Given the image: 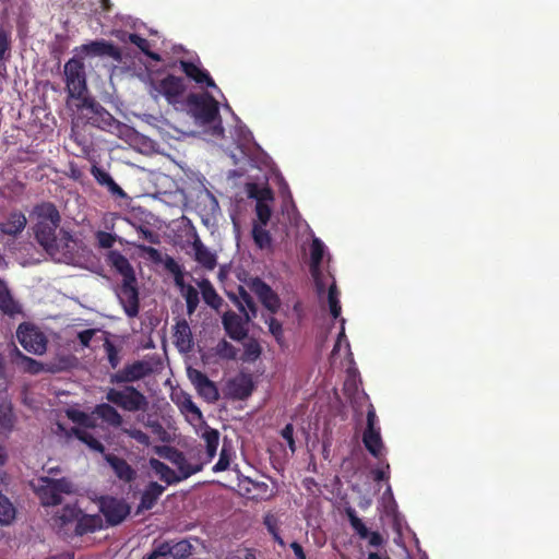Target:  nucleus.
I'll return each instance as SVG.
<instances>
[{
	"label": "nucleus",
	"instance_id": "nucleus-24",
	"mask_svg": "<svg viewBox=\"0 0 559 559\" xmlns=\"http://www.w3.org/2000/svg\"><path fill=\"white\" fill-rule=\"evenodd\" d=\"M194 260L205 270L213 271L217 265V257L199 238L193 241Z\"/></svg>",
	"mask_w": 559,
	"mask_h": 559
},
{
	"label": "nucleus",
	"instance_id": "nucleus-22",
	"mask_svg": "<svg viewBox=\"0 0 559 559\" xmlns=\"http://www.w3.org/2000/svg\"><path fill=\"white\" fill-rule=\"evenodd\" d=\"M165 487L156 481H150L143 490L136 513L153 509L159 497L164 493Z\"/></svg>",
	"mask_w": 559,
	"mask_h": 559
},
{
	"label": "nucleus",
	"instance_id": "nucleus-11",
	"mask_svg": "<svg viewBox=\"0 0 559 559\" xmlns=\"http://www.w3.org/2000/svg\"><path fill=\"white\" fill-rule=\"evenodd\" d=\"M17 340L23 348L35 355H43L47 349V338L45 334L28 324H21L16 331Z\"/></svg>",
	"mask_w": 559,
	"mask_h": 559
},
{
	"label": "nucleus",
	"instance_id": "nucleus-18",
	"mask_svg": "<svg viewBox=\"0 0 559 559\" xmlns=\"http://www.w3.org/2000/svg\"><path fill=\"white\" fill-rule=\"evenodd\" d=\"M167 457L174 465L177 466L180 480H185L190 476L201 472L205 465L204 462L190 464L186 455L177 449H171Z\"/></svg>",
	"mask_w": 559,
	"mask_h": 559
},
{
	"label": "nucleus",
	"instance_id": "nucleus-60",
	"mask_svg": "<svg viewBox=\"0 0 559 559\" xmlns=\"http://www.w3.org/2000/svg\"><path fill=\"white\" fill-rule=\"evenodd\" d=\"M263 524L271 535L280 533L278 519L275 515L266 514L263 519Z\"/></svg>",
	"mask_w": 559,
	"mask_h": 559
},
{
	"label": "nucleus",
	"instance_id": "nucleus-1",
	"mask_svg": "<svg viewBox=\"0 0 559 559\" xmlns=\"http://www.w3.org/2000/svg\"><path fill=\"white\" fill-rule=\"evenodd\" d=\"M36 241L56 261L68 262L74 259L76 241L69 229L60 227L61 215L49 201L36 204L31 213Z\"/></svg>",
	"mask_w": 559,
	"mask_h": 559
},
{
	"label": "nucleus",
	"instance_id": "nucleus-27",
	"mask_svg": "<svg viewBox=\"0 0 559 559\" xmlns=\"http://www.w3.org/2000/svg\"><path fill=\"white\" fill-rule=\"evenodd\" d=\"M362 443L373 457L380 460L384 455V444L380 429H365L362 433Z\"/></svg>",
	"mask_w": 559,
	"mask_h": 559
},
{
	"label": "nucleus",
	"instance_id": "nucleus-28",
	"mask_svg": "<svg viewBox=\"0 0 559 559\" xmlns=\"http://www.w3.org/2000/svg\"><path fill=\"white\" fill-rule=\"evenodd\" d=\"M200 437L205 442L206 459L203 462L206 464L210 463L217 453L219 431L203 421V431Z\"/></svg>",
	"mask_w": 559,
	"mask_h": 559
},
{
	"label": "nucleus",
	"instance_id": "nucleus-37",
	"mask_svg": "<svg viewBox=\"0 0 559 559\" xmlns=\"http://www.w3.org/2000/svg\"><path fill=\"white\" fill-rule=\"evenodd\" d=\"M16 515V509L11 500L0 491V523L8 525Z\"/></svg>",
	"mask_w": 559,
	"mask_h": 559
},
{
	"label": "nucleus",
	"instance_id": "nucleus-44",
	"mask_svg": "<svg viewBox=\"0 0 559 559\" xmlns=\"http://www.w3.org/2000/svg\"><path fill=\"white\" fill-rule=\"evenodd\" d=\"M173 558L174 559H188L193 555V546L188 539H181L173 543Z\"/></svg>",
	"mask_w": 559,
	"mask_h": 559
},
{
	"label": "nucleus",
	"instance_id": "nucleus-17",
	"mask_svg": "<svg viewBox=\"0 0 559 559\" xmlns=\"http://www.w3.org/2000/svg\"><path fill=\"white\" fill-rule=\"evenodd\" d=\"M324 254V245L323 242L314 238L312 240L311 247H310V273L312 277L314 278L317 290L319 294H322L325 289L324 284L322 283L320 276L321 271L320 266L323 260Z\"/></svg>",
	"mask_w": 559,
	"mask_h": 559
},
{
	"label": "nucleus",
	"instance_id": "nucleus-53",
	"mask_svg": "<svg viewBox=\"0 0 559 559\" xmlns=\"http://www.w3.org/2000/svg\"><path fill=\"white\" fill-rule=\"evenodd\" d=\"M122 433L130 437L131 439H134L136 442H139L142 445H150L151 440L148 435L143 432L141 429L138 428H122Z\"/></svg>",
	"mask_w": 559,
	"mask_h": 559
},
{
	"label": "nucleus",
	"instance_id": "nucleus-2",
	"mask_svg": "<svg viewBox=\"0 0 559 559\" xmlns=\"http://www.w3.org/2000/svg\"><path fill=\"white\" fill-rule=\"evenodd\" d=\"M107 261L121 276L122 283L119 287L118 298L129 318H134L139 314L140 299L139 289L136 286V277L133 266L129 260L119 251H110L107 255Z\"/></svg>",
	"mask_w": 559,
	"mask_h": 559
},
{
	"label": "nucleus",
	"instance_id": "nucleus-7",
	"mask_svg": "<svg viewBox=\"0 0 559 559\" xmlns=\"http://www.w3.org/2000/svg\"><path fill=\"white\" fill-rule=\"evenodd\" d=\"M154 372L153 362L148 359H139L126 364L121 369L109 376L111 384H126L133 383L151 376Z\"/></svg>",
	"mask_w": 559,
	"mask_h": 559
},
{
	"label": "nucleus",
	"instance_id": "nucleus-48",
	"mask_svg": "<svg viewBox=\"0 0 559 559\" xmlns=\"http://www.w3.org/2000/svg\"><path fill=\"white\" fill-rule=\"evenodd\" d=\"M215 354L222 359L234 360L237 357V349L233 344L223 338L215 346Z\"/></svg>",
	"mask_w": 559,
	"mask_h": 559
},
{
	"label": "nucleus",
	"instance_id": "nucleus-10",
	"mask_svg": "<svg viewBox=\"0 0 559 559\" xmlns=\"http://www.w3.org/2000/svg\"><path fill=\"white\" fill-rule=\"evenodd\" d=\"M255 317L250 316V312H245L242 316L229 310L222 317V324L226 334L236 342H241L248 337V324Z\"/></svg>",
	"mask_w": 559,
	"mask_h": 559
},
{
	"label": "nucleus",
	"instance_id": "nucleus-16",
	"mask_svg": "<svg viewBox=\"0 0 559 559\" xmlns=\"http://www.w3.org/2000/svg\"><path fill=\"white\" fill-rule=\"evenodd\" d=\"M104 460L119 480L129 484L136 478V471L123 457L107 453L104 455Z\"/></svg>",
	"mask_w": 559,
	"mask_h": 559
},
{
	"label": "nucleus",
	"instance_id": "nucleus-15",
	"mask_svg": "<svg viewBox=\"0 0 559 559\" xmlns=\"http://www.w3.org/2000/svg\"><path fill=\"white\" fill-rule=\"evenodd\" d=\"M78 49L86 56H107L117 62H120L122 60V53L120 48L105 39L94 40L88 44H84Z\"/></svg>",
	"mask_w": 559,
	"mask_h": 559
},
{
	"label": "nucleus",
	"instance_id": "nucleus-14",
	"mask_svg": "<svg viewBox=\"0 0 559 559\" xmlns=\"http://www.w3.org/2000/svg\"><path fill=\"white\" fill-rule=\"evenodd\" d=\"M188 374L198 394L206 402L214 403L219 399L217 386L205 373L197 369H189Z\"/></svg>",
	"mask_w": 559,
	"mask_h": 559
},
{
	"label": "nucleus",
	"instance_id": "nucleus-40",
	"mask_svg": "<svg viewBox=\"0 0 559 559\" xmlns=\"http://www.w3.org/2000/svg\"><path fill=\"white\" fill-rule=\"evenodd\" d=\"M104 350L106 353V357L108 364L111 369H117L121 362L120 352L121 348L117 347L109 338H105L103 344Z\"/></svg>",
	"mask_w": 559,
	"mask_h": 559
},
{
	"label": "nucleus",
	"instance_id": "nucleus-46",
	"mask_svg": "<svg viewBox=\"0 0 559 559\" xmlns=\"http://www.w3.org/2000/svg\"><path fill=\"white\" fill-rule=\"evenodd\" d=\"M11 32L0 26V61H7L11 57Z\"/></svg>",
	"mask_w": 559,
	"mask_h": 559
},
{
	"label": "nucleus",
	"instance_id": "nucleus-6",
	"mask_svg": "<svg viewBox=\"0 0 559 559\" xmlns=\"http://www.w3.org/2000/svg\"><path fill=\"white\" fill-rule=\"evenodd\" d=\"M66 87L70 98L83 100L87 92L86 71L82 57H72L63 68Z\"/></svg>",
	"mask_w": 559,
	"mask_h": 559
},
{
	"label": "nucleus",
	"instance_id": "nucleus-32",
	"mask_svg": "<svg viewBox=\"0 0 559 559\" xmlns=\"http://www.w3.org/2000/svg\"><path fill=\"white\" fill-rule=\"evenodd\" d=\"M202 298L211 308L218 310L223 305V298L217 294L216 289L207 278L198 282Z\"/></svg>",
	"mask_w": 559,
	"mask_h": 559
},
{
	"label": "nucleus",
	"instance_id": "nucleus-56",
	"mask_svg": "<svg viewBox=\"0 0 559 559\" xmlns=\"http://www.w3.org/2000/svg\"><path fill=\"white\" fill-rule=\"evenodd\" d=\"M255 212L260 222L259 225H267L272 214L271 207L264 202H257Z\"/></svg>",
	"mask_w": 559,
	"mask_h": 559
},
{
	"label": "nucleus",
	"instance_id": "nucleus-23",
	"mask_svg": "<svg viewBox=\"0 0 559 559\" xmlns=\"http://www.w3.org/2000/svg\"><path fill=\"white\" fill-rule=\"evenodd\" d=\"M91 174L96 182L103 187H106L108 192L114 197L124 198L126 192L123 189L112 179L110 174L104 168L93 165Z\"/></svg>",
	"mask_w": 559,
	"mask_h": 559
},
{
	"label": "nucleus",
	"instance_id": "nucleus-49",
	"mask_svg": "<svg viewBox=\"0 0 559 559\" xmlns=\"http://www.w3.org/2000/svg\"><path fill=\"white\" fill-rule=\"evenodd\" d=\"M262 353V348L255 338H250L243 344V357L245 361L257 360Z\"/></svg>",
	"mask_w": 559,
	"mask_h": 559
},
{
	"label": "nucleus",
	"instance_id": "nucleus-26",
	"mask_svg": "<svg viewBox=\"0 0 559 559\" xmlns=\"http://www.w3.org/2000/svg\"><path fill=\"white\" fill-rule=\"evenodd\" d=\"M93 414L112 428H118L123 423L122 415L109 402L96 405Z\"/></svg>",
	"mask_w": 559,
	"mask_h": 559
},
{
	"label": "nucleus",
	"instance_id": "nucleus-13",
	"mask_svg": "<svg viewBox=\"0 0 559 559\" xmlns=\"http://www.w3.org/2000/svg\"><path fill=\"white\" fill-rule=\"evenodd\" d=\"M186 88L185 80L173 74H168L162 79L156 86V91L163 95L170 105H176L180 102Z\"/></svg>",
	"mask_w": 559,
	"mask_h": 559
},
{
	"label": "nucleus",
	"instance_id": "nucleus-38",
	"mask_svg": "<svg viewBox=\"0 0 559 559\" xmlns=\"http://www.w3.org/2000/svg\"><path fill=\"white\" fill-rule=\"evenodd\" d=\"M128 40L131 44L135 45L145 56H147L152 60H154V61L160 60V56L157 52L151 51V49H150L151 45L146 38L140 36L139 34L131 33L128 36Z\"/></svg>",
	"mask_w": 559,
	"mask_h": 559
},
{
	"label": "nucleus",
	"instance_id": "nucleus-29",
	"mask_svg": "<svg viewBox=\"0 0 559 559\" xmlns=\"http://www.w3.org/2000/svg\"><path fill=\"white\" fill-rule=\"evenodd\" d=\"M0 311L9 317L21 313L20 304L12 296L8 285L0 278Z\"/></svg>",
	"mask_w": 559,
	"mask_h": 559
},
{
	"label": "nucleus",
	"instance_id": "nucleus-54",
	"mask_svg": "<svg viewBox=\"0 0 559 559\" xmlns=\"http://www.w3.org/2000/svg\"><path fill=\"white\" fill-rule=\"evenodd\" d=\"M265 323L269 326L270 333L275 337V340L278 343H281L284 337L282 323L277 319H275L273 316L266 318Z\"/></svg>",
	"mask_w": 559,
	"mask_h": 559
},
{
	"label": "nucleus",
	"instance_id": "nucleus-25",
	"mask_svg": "<svg viewBox=\"0 0 559 559\" xmlns=\"http://www.w3.org/2000/svg\"><path fill=\"white\" fill-rule=\"evenodd\" d=\"M26 224V216L21 211H13L4 222L0 223V231L4 235L16 236L24 230Z\"/></svg>",
	"mask_w": 559,
	"mask_h": 559
},
{
	"label": "nucleus",
	"instance_id": "nucleus-52",
	"mask_svg": "<svg viewBox=\"0 0 559 559\" xmlns=\"http://www.w3.org/2000/svg\"><path fill=\"white\" fill-rule=\"evenodd\" d=\"M69 418L85 428H94L95 427L94 419L88 414H86L84 412H81V411L69 412Z\"/></svg>",
	"mask_w": 559,
	"mask_h": 559
},
{
	"label": "nucleus",
	"instance_id": "nucleus-59",
	"mask_svg": "<svg viewBox=\"0 0 559 559\" xmlns=\"http://www.w3.org/2000/svg\"><path fill=\"white\" fill-rule=\"evenodd\" d=\"M138 233L142 236L143 239H145L150 243H153V245L159 243V236L155 231L140 225L138 227Z\"/></svg>",
	"mask_w": 559,
	"mask_h": 559
},
{
	"label": "nucleus",
	"instance_id": "nucleus-64",
	"mask_svg": "<svg viewBox=\"0 0 559 559\" xmlns=\"http://www.w3.org/2000/svg\"><path fill=\"white\" fill-rule=\"evenodd\" d=\"M376 424H377L376 411H374V407L372 405H370L368 408V412H367L366 429H370V430L380 429L379 427L376 426Z\"/></svg>",
	"mask_w": 559,
	"mask_h": 559
},
{
	"label": "nucleus",
	"instance_id": "nucleus-12",
	"mask_svg": "<svg viewBox=\"0 0 559 559\" xmlns=\"http://www.w3.org/2000/svg\"><path fill=\"white\" fill-rule=\"evenodd\" d=\"M248 286L250 290L257 295L265 309H267L272 314L278 312L281 308V299L269 284L260 277H254L251 278Z\"/></svg>",
	"mask_w": 559,
	"mask_h": 559
},
{
	"label": "nucleus",
	"instance_id": "nucleus-63",
	"mask_svg": "<svg viewBox=\"0 0 559 559\" xmlns=\"http://www.w3.org/2000/svg\"><path fill=\"white\" fill-rule=\"evenodd\" d=\"M165 269L174 275L180 273L183 269L182 266L171 257H167L165 260Z\"/></svg>",
	"mask_w": 559,
	"mask_h": 559
},
{
	"label": "nucleus",
	"instance_id": "nucleus-20",
	"mask_svg": "<svg viewBox=\"0 0 559 559\" xmlns=\"http://www.w3.org/2000/svg\"><path fill=\"white\" fill-rule=\"evenodd\" d=\"M180 69L190 80L194 81L195 83L205 84L207 87L216 88V84L211 78L210 73L192 61L180 60Z\"/></svg>",
	"mask_w": 559,
	"mask_h": 559
},
{
	"label": "nucleus",
	"instance_id": "nucleus-8",
	"mask_svg": "<svg viewBox=\"0 0 559 559\" xmlns=\"http://www.w3.org/2000/svg\"><path fill=\"white\" fill-rule=\"evenodd\" d=\"M79 109L88 124L108 131L117 124L114 116L93 98H83Z\"/></svg>",
	"mask_w": 559,
	"mask_h": 559
},
{
	"label": "nucleus",
	"instance_id": "nucleus-36",
	"mask_svg": "<svg viewBox=\"0 0 559 559\" xmlns=\"http://www.w3.org/2000/svg\"><path fill=\"white\" fill-rule=\"evenodd\" d=\"M231 394L238 400H245L252 394L253 383L250 378H242L231 383Z\"/></svg>",
	"mask_w": 559,
	"mask_h": 559
},
{
	"label": "nucleus",
	"instance_id": "nucleus-33",
	"mask_svg": "<svg viewBox=\"0 0 559 559\" xmlns=\"http://www.w3.org/2000/svg\"><path fill=\"white\" fill-rule=\"evenodd\" d=\"M150 465L152 469L159 476V479L165 481L167 485H174L181 481L178 474L166 463L157 459H151Z\"/></svg>",
	"mask_w": 559,
	"mask_h": 559
},
{
	"label": "nucleus",
	"instance_id": "nucleus-42",
	"mask_svg": "<svg viewBox=\"0 0 559 559\" xmlns=\"http://www.w3.org/2000/svg\"><path fill=\"white\" fill-rule=\"evenodd\" d=\"M346 515L348 518L350 526L356 532V534L360 538L366 539L368 537V535H369V531L366 527V525L364 524V522L361 521V519H359L357 516L356 511L354 509H352V508H347L346 509Z\"/></svg>",
	"mask_w": 559,
	"mask_h": 559
},
{
	"label": "nucleus",
	"instance_id": "nucleus-30",
	"mask_svg": "<svg viewBox=\"0 0 559 559\" xmlns=\"http://www.w3.org/2000/svg\"><path fill=\"white\" fill-rule=\"evenodd\" d=\"M103 528V519L95 514H84L83 512L80 514L76 525L73 528V532L76 536H83L88 533H94L98 530Z\"/></svg>",
	"mask_w": 559,
	"mask_h": 559
},
{
	"label": "nucleus",
	"instance_id": "nucleus-3",
	"mask_svg": "<svg viewBox=\"0 0 559 559\" xmlns=\"http://www.w3.org/2000/svg\"><path fill=\"white\" fill-rule=\"evenodd\" d=\"M187 106L191 115L202 124H210L216 122L213 133L215 135H223L224 128L219 117L218 102L209 93H191L187 97Z\"/></svg>",
	"mask_w": 559,
	"mask_h": 559
},
{
	"label": "nucleus",
	"instance_id": "nucleus-41",
	"mask_svg": "<svg viewBox=\"0 0 559 559\" xmlns=\"http://www.w3.org/2000/svg\"><path fill=\"white\" fill-rule=\"evenodd\" d=\"M252 238L257 247L260 249L269 248L272 242V238L269 230H266L264 226L259 224H254L252 227Z\"/></svg>",
	"mask_w": 559,
	"mask_h": 559
},
{
	"label": "nucleus",
	"instance_id": "nucleus-31",
	"mask_svg": "<svg viewBox=\"0 0 559 559\" xmlns=\"http://www.w3.org/2000/svg\"><path fill=\"white\" fill-rule=\"evenodd\" d=\"M230 298L241 313L250 312V316L257 317L258 307L252 296L242 286L238 287V295H233Z\"/></svg>",
	"mask_w": 559,
	"mask_h": 559
},
{
	"label": "nucleus",
	"instance_id": "nucleus-43",
	"mask_svg": "<svg viewBox=\"0 0 559 559\" xmlns=\"http://www.w3.org/2000/svg\"><path fill=\"white\" fill-rule=\"evenodd\" d=\"M179 408L182 413L191 415L193 420L203 421L202 412L191 400L190 395L183 396V399L179 403Z\"/></svg>",
	"mask_w": 559,
	"mask_h": 559
},
{
	"label": "nucleus",
	"instance_id": "nucleus-62",
	"mask_svg": "<svg viewBox=\"0 0 559 559\" xmlns=\"http://www.w3.org/2000/svg\"><path fill=\"white\" fill-rule=\"evenodd\" d=\"M165 269L174 275L180 273L183 269L182 266L171 257H167L165 260Z\"/></svg>",
	"mask_w": 559,
	"mask_h": 559
},
{
	"label": "nucleus",
	"instance_id": "nucleus-45",
	"mask_svg": "<svg viewBox=\"0 0 559 559\" xmlns=\"http://www.w3.org/2000/svg\"><path fill=\"white\" fill-rule=\"evenodd\" d=\"M338 295H340V293L337 290L336 284L333 283L329 287L328 302H329V307H330V312L334 319H337L341 316V311H342Z\"/></svg>",
	"mask_w": 559,
	"mask_h": 559
},
{
	"label": "nucleus",
	"instance_id": "nucleus-61",
	"mask_svg": "<svg viewBox=\"0 0 559 559\" xmlns=\"http://www.w3.org/2000/svg\"><path fill=\"white\" fill-rule=\"evenodd\" d=\"M96 332V329H87L78 333V340L82 347H90L91 341Z\"/></svg>",
	"mask_w": 559,
	"mask_h": 559
},
{
	"label": "nucleus",
	"instance_id": "nucleus-57",
	"mask_svg": "<svg viewBox=\"0 0 559 559\" xmlns=\"http://www.w3.org/2000/svg\"><path fill=\"white\" fill-rule=\"evenodd\" d=\"M96 239L100 248L110 249L115 245L116 236L110 233L100 230L97 231Z\"/></svg>",
	"mask_w": 559,
	"mask_h": 559
},
{
	"label": "nucleus",
	"instance_id": "nucleus-9",
	"mask_svg": "<svg viewBox=\"0 0 559 559\" xmlns=\"http://www.w3.org/2000/svg\"><path fill=\"white\" fill-rule=\"evenodd\" d=\"M99 510L110 526L122 523L130 514L131 507L122 499L112 496H104L99 499Z\"/></svg>",
	"mask_w": 559,
	"mask_h": 559
},
{
	"label": "nucleus",
	"instance_id": "nucleus-19",
	"mask_svg": "<svg viewBox=\"0 0 559 559\" xmlns=\"http://www.w3.org/2000/svg\"><path fill=\"white\" fill-rule=\"evenodd\" d=\"M240 488L243 490V495L253 501H265L272 497L270 487L264 481H255L250 478H246L240 484Z\"/></svg>",
	"mask_w": 559,
	"mask_h": 559
},
{
	"label": "nucleus",
	"instance_id": "nucleus-50",
	"mask_svg": "<svg viewBox=\"0 0 559 559\" xmlns=\"http://www.w3.org/2000/svg\"><path fill=\"white\" fill-rule=\"evenodd\" d=\"M248 194L250 198L255 199L258 202H264L265 200L273 199V193L270 188H260L255 183L248 185Z\"/></svg>",
	"mask_w": 559,
	"mask_h": 559
},
{
	"label": "nucleus",
	"instance_id": "nucleus-39",
	"mask_svg": "<svg viewBox=\"0 0 559 559\" xmlns=\"http://www.w3.org/2000/svg\"><path fill=\"white\" fill-rule=\"evenodd\" d=\"M16 364L21 366L24 371L32 374H37L43 370L41 362L22 354L20 350L16 352Z\"/></svg>",
	"mask_w": 559,
	"mask_h": 559
},
{
	"label": "nucleus",
	"instance_id": "nucleus-35",
	"mask_svg": "<svg viewBox=\"0 0 559 559\" xmlns=\"http://www.w3.org/2000/svg\"><path fill=\"white\" fill-rule=\"evenodd\" d=\"M73 432H74L75 437L80 441L85 443L91 450L102 453L103 456L105 454H107L105 451V445L87 430H84L81 428H75V429H73Z\"/></svg>",
	"mask_w": 559,
	"mask_h": 559
},
{
	"label": "nucleus",
	"instance_id": "nucleus-4",
	"mask_svg": "<svg viewBox=\"0 0 559 559\" xmlns=\"http://www.w3.org/2000/svg\"><path fill=\"white\" fill-rule=\"evenodd\" d=\"M106 400L129 413L145 412L148 408L147 397L133 385H124L122 389H108Z\"/></svg>",
	"mask_w": 559,
	"mask_h": 559
},
{
	"label": "nucleus",
	"instance_id": "nucleus-58",
	"mask_svg": "<svg viewBox=\"0 0 559 559\" xmlns=\"http://www.w3.org/2000/svg\"><path fill=\"white\" fill-rule=\"evenodd\" d=\"M281 436L283 439L287 441L288 448L292 452L296 451V443L294 439V426L293 424H287L281 431Z\"/></svg>",
	"mask_w": 559,
	"mask_h": 559
},
{
	"label": "nucleus",
	"instance_id": "nucleus-21",
	"mask_svg": "<svg viewBox=\"0 0 559 559\" xmlns=\"http://www.w3.org/2000/svg\"><path fill=\"white\" fill-rule=\"evenodd\" d=\"M174 343L180 352L188 353L193 347L192 332L186 319L179 320L174 328Z\"/></svg>",
	"mask_w": 559,
	"mask_h": 559
},
{
	"label": "nucleus",
	"instance_id": "nucleus-51",
	"mask_svg": "<svg viewBox=\"0 0 559 559\" xmlns=\"http://www.w3.org/2000/svg\"><path fill=\"white\" fill-rule=\"evenodd\" d=\"M173 542H163L155 546L154 550L144 559H157L159 557H173Z\"/></svg>",
	"mask_w": 559,
	"mask_h": 559
},
{
	"label": "nucleus",
	"instance_id": "nucleus-55",
	"mask_svg": "<svg viewBox=\"0 0 559 559\" xmlns=\"http://www.w3.org/2000/svg\"><path fill=\"white\" fill-rule=\"evenodd\" d=\"M229 465H230V453L224 445L221 450L219 459L216 462V464L213 466L212 471L214 473L224 472V471L228 469Z\"/></svg>",
	"mask_w": 559,
	"mask_h": 559
},
{
	"label": "nucleus",
	"instance_id": "nucleus-34",
	"mask_svg": "<svg viewBox=\"0 0 559 559\" xmlns=\"http://www.w3.org/2000/svg\"><path fill=\"white\" fill-rule=\"evenodd\" d=\"M81 513H82V510L79 509L76 506H71V504L64 506L61 509V511L57 518L59 526L61 528H67L69 526L74 527L76 525V522H78Z\"/></svg>",
	"mask_w": 559,
	"mask_h": 559
},
{
	"label": "nucleus",
	"instance_id": "nucleus-47",
	"mask_svg": "<svg viewBox=\"0 0 559 559\" xmlns=\"http://www.w3.org/2000/svg\"><path fill=\"white\" fill-rule=\"evenodd\" d=\"M182 290L187 304V312L189 316L193 314L199 306V293L192 285H187Z\"/></svg>",
	"mask_w": 559,
	"mask_h": 559
},
{
	"label": "nucleus",
	"instance_id": "nucleus-5",
	"mask_svg": "<svg viewBox=\"0 0 559 559\" xmlns=\"http://www.w3.org/2000/svg\"><path fill=\"white\" fill-rule=\"evenodd\" d=\"M35 491L43 506L55 507L62 502V493H72L74 491V487L72 481L67 477L58 479L40 477Z\"/></svg>",
	"mask_w": 559,
	"mask_h": 559
}]
</instances>
